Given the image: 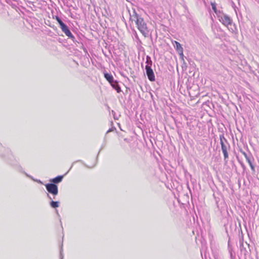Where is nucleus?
<instances>
[{
    "mask_svg": "<svg viewBox=\"0 0 259 259\" xmlns=\"http://www.w3.org/2000/svg\"><path fill=\"white\" fill-rule=\"evenodd\" d=\"M111 130H110H110H109L107 131V133H109V132H111Z\"/></svg>",
    "mask_w": 259,
    "mask_h": 259,
    "instance_id": "nucleus-20",
    "label": "nucleus"
},
{
    "mask_svg": "<svg viewBox=\"0 0 259 259\" xmlns=\"http://www.w3.org/2000/svg\"><path fill=\"white\" fill-rule=\"evenodd\" d=\"M60 256H61V259H63V255H62V250H61L60 251Z\"/></svg>",
    "mask_w": 259,
    "mask_h": 259,
    "instance_id": "nucleus-15",
    "label": "nucleus"
},
{
    "mask_svg": "<svg viewBox=\"0 0 259 259\" xmlns=\"http://www.w3.org/2000/svg\"><path fill=\"white\" fill-rule=\"evenodd\" d=\"M55 19L59 24L60 28H61L62 31L66 34V35L69 37H72L73 35L68 29L67 26L62 21L59 17L56 16H55Z\"/></svg>",
    "mask_w": 259,
    "mask_h": 259,
    "instance_id": "nucleus-4",
    "label": "nucleus"
},
{
    "mask_svg": "<svg viewBox=\"0 0 259 259\" xmlns=\"http://www.w3.org/2000/svg\"><path fill=\"white\" fill-rule=\"evenodd\" d=\"M150 57H147V62H148V60H150Z\"/></svg>",
    "mask_w": 259,
    "mask_h": 259,
    "instance_id": "nucleus-16",
    "label": "nucleus"
},
{
    "mask_svg": "<svg viewBox=\"0 0 259 259\" xmlns=\"http://www.w3.org/2000/svg\"><path fill=\"white\" fill-rule=\"evenodd\" d=\"M111 130H110H110H109L107 131V133H109V132H111Z\"/></svg>",
    "mask_w": 259,
    "mask_h": 259,
    "instance_id": "nucleus-19",
    "label": "nucleus"
},
{
    "mask_svg": "<svg viewBox=\"0 0 259 259\" xmlns=\"http://www.w3.org/2000/svg\"><path fill=\"white\" fill-rule=\"evenodd\" d=\"M183 86L187 87V91L191 97L192 95L194 96L199 95L198 85L194 83V82H178V87H180V90L183 89Z\"/></svg>",
    "mask_w": 259,
    "mask_h": 259,
    "instance_id": "nucleus-2",
    "label": "nucleus"
},
{
    "mask_svg": "<svg viewBox=\"0 0 259 259\" xmlns=\"http://www.w3.org/2000/svg\"><path fill=\"white\" fill-rule=\"evenodd\" d=\"M37 182H39V183H40V184H42V182H41L40 180L37 181Z\"/></svg>",
    "mask_w": 259,
    "mask_h": 259,
    "instance_id": "nucleus-18",
    "label": "nucleus"
},
{
    "mask_svg": "<svg viewBox=\"0 0 259 259\" xmlns=\"http://www.w3.org/2000/svg\"><path fill=\"white\" fill-rule=\"evenodd\" d=\"M47 190L49 193L57 195L58 193V189L57 186L53 183H49L45 185Z\"/></svg>",
    "mask_w": 259,
    "mask_h": 259,
    "instance_id": "nucleus-5",
    "label": "nucleus"
},
{
    "mask_svg": "<svg viewBox=\"0 0 259 259\" xmlns=\"http://www.w3.org/2000/svg\"><path fill=\"white\" fill-rule=\"evenodd\" d=\"M104 76L108 81H111L113 79L112 75L107 73L104 74Z\"/></svg>",
    "mask_w": 259,
    "mask_h": 259,
    "instance_id": "nucleus-12",
    "label": "nucleus"
},
{
    "mask_svg": "<svg viewBox=\"0 0 259 259\" xmlns=\"http://www.w3.org/2000/svg\"><path fill=\"white\" fill-rule=\"evenodd\" d=\"M242 153L244 155V156H245L247 161L249 163V164L251 169L252 170H254V166L253 165V164L252 163L251 157L248 156L247 155V154L245 152H243Z\"/></svg>",
    "mask_w": 259,
    "mask_h": 259,
    "instance_id": "nucleus-8",
    "label": "nucleus"
},
{
    "mask_svg": "<svg viewBox=\"0 0 259 259\" xmlns=\"http://www.w3.org/2000/svg\"><path fill=\"white\" fill-rule=\"evenodd\" d=\"M211 6L213 11L216 13L217 12V7L216 4L215 3H211Z\"/></svg>",
    "mask_w": 259,
    "mask_h": 259,
    "instance_id": "nucleus-14",
    "label": "nucleus"
},
{
    "mask_svg": "<svg viewBox=\"0 0 259 259\" xmlns=\"http://www.w3.org/2000/svg\"><path fill=\"white\" fill-rule=\"evenodd\" d=\"M112 113L113 114V113H115L114 111L113 110H112Z\"/></svg>",
    "mask_w": 259,
    "mask_h": 259,
    "instance_id": "nucleus-21",
    "label": "nucleus"
},
{
    "mask_svg": "<svg viewBox=\"0 0 259 259\" xmlns=\"http://www.w3.org/2000/svg\"><path fill=\"white\" fill-rule=\"evenodd\" d=\"M47 195H48V197L50 199H52V198L50 196V195H49V194H47Z\"/></svg>",
    "mask_w": 259,
    "mask_h": 259,
    "instance_id": "nucleus-17",
    "label": "nucleus"
},
{
    "mask_svg": "<svg viewBox=\"0 0 259 259\" xmlns=\"http://www.w3.org/2000/svg\"><path fill=\"white\" fill-rule=\"evenodd\" d=\"M129 21L130 24L135 23L138 30L145 37L148 35L149 30L146 23L144 19L141 17L135 11H134L133 13L130 14Z\"/></svg>",
    "mask_w": 259,
    "mask_h": 259,
    "instance_id": "nucleus-1",
    "label": "nucleus"
},
{
    "mask_svg": "<svg viewBox=\"0 0 259 259\" xmlns=\"http://www.w3.org/2000/svg\"><path fill=\"white\" fill-rule=\"evenodd\" d=\"M175 44H176L177 50L178 51H180L182 53L183 52V48L181 47V44L179 42H178V41H175Z\"/></svg>",
    "mask_w": 259,
    "mask_h": 259,
    "instance_id": "nucleus-13",
    "label": "nucleus"
},
{
    "mask_svg": "<svg viewBox=\"0 0 259 259\" xmlns=\"http://www.w3.org/2000/svg\"><path fill=\"white\" fill-rule=\"evenodd\" d=\"M63 178V176H59L54 179L50 180V181L53 183V184H56L61 182L62 181Z\"/></svg>",
    "mask_w": 259,
    "mask_h": 259,
    "instance_id": "nucleus-9",
    "label": "nucleus"
},
{
    "mask_svg": "<svg viewBox=\"0 0 259 259\" xmlns=\"http://www.w3.org/2000/svg\"><path fill=\"white\" fill-rule=\"evenodd\" d=\"M221 22L225 26H228L232 24V20L231 18L227 15H224L221 17Z\"/></svg>",
    "mask_w": 259,
    "mask_h": 259,
    "instance_id": "nucleus-7",
    "label": "nucleus"
},
{
    "mask_svg": "<svg viewBox=\"0 0 259 259\" xmlns=\"http://www.w3.org/2000/svg\"><path fill=\"white\" fill-rule=\"evenodd\" d=\"M146 74L148 76V79L150 81H154L155 80V76L154 74V72L153 70L149 65H146L145 67Z\"/></svg>",
    "mask_w": 259,
    "mask_h": 259,
    "instance_id": "nucleus-6",
    "label": "nucleus"
},
{
    "mask_svg": "<svg viewBox=\"0 0 259 259\" xmlns=\"http://www.w3.org/2000/svg\"><path fill=\"white\" fill-rule=\"evenodd\" d=\"M118 82H109L110 85L114 88L117 93H119L121 91L120 88L118 84Z\"/></svg>",
    "mask_w": 259,
    "mask_h": 259,
    "instance_id": "nucleus-10",
    "label": "nucleus"
},
{
    "mask_svg": "<svg viewBox=\"0 0 259 259\" xmlns=\"http://www.w3.org/2000/svg\"><path fill=\"white\" fill-rule=\"evenodd\" d=\"M50 205H51L52 207H53V208H56V207H59V202L52 201L50 202Z\"/></svg>",
    "mask_w": 259,
    "mask_h": 259,
    "instance_id": "nucleus-11",
    "label": "nucleus"
},
{
    "mask_svg": "<svg viewBox=\"0 0 259 259\" xmlns=\"http://www.w3.org/2000/svg\"><path fill=\"white\" fill-rule=\"evenodd\" d=\"M220 139L224 158L226 159L228 158V150L230 148V145L223 135L220 136Z\"/></svg>",
    "mask_w": 259,
    "mask_h": 259,
    "instance_id": "nucleus-3",
    "label": "nucleus"
}]
</instances>
